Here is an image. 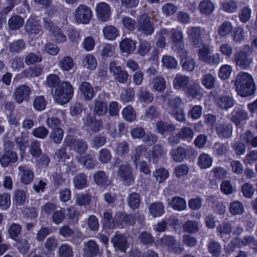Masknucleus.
Returning a JSON list of instances; mask_svg holds the SVG:
<instances>
[{
	"mask_svg": "<svg viewBox=\"0 0 257 257\" xmlns=\"http://www.w3.org/2000/svg\"><path fill=\"white\" fill-rule=\"evenodd\" d=\"M91 200L90 195L87 194H79L76 196L75 203L79 206H86L89 205Z\"/></svg>",
	"mask_w": 257,
	"mask_h": 257,
	"instance_id": "0e129e2a",
	"label": "nucleus"
},
{
	"mask_svg": "<svg viewBox=\"0 0 257 257\" xmlns=\"http://www.w3.org/2000/svg\"><path fill=\"white\" fill-rule=\"evenodd\" d=\"M186 88L188 95L193 98H196L201 94L202 88L199 83H194Z\"/></svg>",
	"mask_w": 257,
	"mask_h": 257,
	"instance_id": "5fc2aeb1",
	"label": "nucleus"
},
{
	"mask_svg": "<svg viewBox=\"0 0 257 257\" xmlns=\"http://www.w3.org/2000/svg\"><path fill=\"white\" fill-rule=\"evenodd\" d=\"M158 242L162 246H167L170 249L176 244L175 238L170 235H166L160 238L158 240Z\"/></svg>",
	"mask_w": 257,
	"mask_h": 257,
	"instance_id": "bf43d9fd",
	"label": "nucleus"
},
{
	"mask_svg": "<svg viewBox=\"0 0 257 257\" xmlns=\"http://www.w3.org/2000/svg\"><path fill=\"white\" fill-rule=\"evenodd\" d=\"M249 116L247 112L242 109H234L232 112V115L230 120L233 122L236 125H239L241 122L248 119Z\"/></svg>",
	"mask_w": 257,
	"mask_h": 257,
	"instance_id": "aec40b11",
	"label": "nucleus"
},
{
	"mask_svg": "<svg viewBox=\"0 0 257 257\" xmlns=\"http://www.w3.org/2000/svg\"><path fill=\"white\" fill-rule=\"evenodd\" d=\"M162 12L166 17L173 16L178 11L177 7L172 3H165L161 8Z\"/></svg>",
	"mask_w": 257,
	"mask_h": 257,
	"instance_id": "49530a36",
	"label": "nucleus"
},
{
	"mask_svg": "<svg viewBox=\"0 0 257 257\" xmlns=\"http://www.w3.org/2000/svg\"><path fill=\"white\" fill-rule=\"evenodd\" d=\"M92 17V12L90 8L86 5H80L75 10L74 18L77 23L87 24Z\"/></svg>",
	"mask_w": 257,
	"mask_h": 257,
	"instance_id": "39448f33",
	"label": "nucleus"
},
{
	"mask_svg": "<svg viewBox=\"0 0 257 257\" xmlns=\"http://www.w3.org/2000/svg\"><path fill=\"white\" fill-rule=\"evenodd\" d=\"M190 82V78L185 75L178 74L176 75L173 82V86L176 89H180L186 87Z\"/></svg>",
	"mask_w": 257,
	"mask_h": 257,
	"instance_id": "b1692460",
	"label": "nucleus"
},
{
	"mask_svg": "<svg viewBox=\"0 0 257 257\" xmlns=\"http://www.w3.org/2000/svg\"><path fill=\"white\" fill-rule=\"evenodd\" d=\"M223 10L229 13H233L236 12L238 9V5L234 0H228L223 2L222 4Z\"/></svg>",
	"mask_w": 257,
	"mask_h": 257,
	"instance_id": "052dcab7",
	"label": "nucleus"
},
{
	"mask_svg": "<svg viewBox=\"0 0 257 257\" xmlns=\"http://www.w3.org/2000/svg\"><path fill=\"white\" fill-rule=\"evenodd\" d=\"M74 94L72 85L67 81H63L56 87L52 95L54 100L61 105L68 103Z\"/></svg>",
	"mask_w": 257,
	"mask_h": 257,
	"instance_id": "f03ea898",
	"label": "nucleus"
},
{
	"mask_svg": "<svg viewBox=\"0 0 257 257\" xmlns=\"http://www.w3.org/2000/svg\"><path fill=\"white\" fill-rule=\"evenodd\" d=\"M184 231L190 233H195L199 230V223L195 220H188L183 225Z\"/></svg>",
	"mask_w": 257,
	"mask_h": 257,
	"instance_id": "79ce46f5",
	"label": "nucleus"
},
{
	"mask_svg": "<svg viewBox=\"0 0 257 257\" xmlns=\"http://www.w3.org/2000/svg\"><path fill=\"white\" fill-rule=\"evenodd\" d=\"M104 225L105 227L112 229L118 224V215H115L112 219V215L108 212L103 213Z\"/></svg>",
	"mask_w": 257,
	"mask_h": 257,
	"instance_id": "cd10ccee",
	"label": "nucleus"
},
{
	"mask_svg": "<svg viewBox=\"0 0 257 257\" xmlns=\"http://www.w3.org/2000/svg\"><path fill=\"white\" fill-rule=\"evenodd\" d=\"M107 105L105 101L101 100H94V110L98 116L104 115L107 111Z\"/></svg>",
	"mask_w": 257,
	"mask_h": 257,
	"instance_id": "72a5a7b5",
	"label": "nucleus"
},
{
	"mask_svg": "<svg viewBox=\"0 0 257 257\" xmlns=\"http://www.w3.org/2000/svg\"><path fill=\"white\" fill-rule=\"evenodd\" d=\"M199 9L201 14L209 15L213 12L214 7L210 0H204L200 3Z\"/></svg>",
	"mask_w": 257,
	"mask_h": 257,
	"instance_id": "7c9ffc66",
	"label": "nucleus"
},
{
	"mask_svg": "<svg viewBox=\"0 0 257 257\" xmlns=\"http://www.w3.org/2000/svg\"><path fill=\"white\" fill-rule=\"evenodd\" d=\"M167 201L170 205L178 211L183 210L187 207L186 201L182 198L175 197L172 199H168Z\"/></svg>",
	"mask_w": 257,
	"mask_h": 257,
	"instance_id": "a878e982",
	"label": "nucleus"
},
{
	"mask_svg": "<svg viewBox=\"0 0 257 257\" xmlns=\"http://www.w3.org/2000/svg\"><path fill=\"white\" fill-rule=\"evenodd\" d=\"M180 139L190 142L194 136V132L192 128L188 127H183L178 134Z\"/></svg>",
	"mask_w": 257,
	"mask_h": 257,
	"instance_id": "09e8293b",
	"label": "nucleus"
},
{
	"mask_svg": "<svg viewBox=\"0 0 257 257\" xmlns=\"http://www.w3.org/2000/svg\"><path fill=\"white\" fill-rule=\"evenodd\" d=\"M157 131L161 135L167 132H173L176 130L174 125L163 121H159L156 124Z\"/></svg>",
	"mask_w": 257,
	"mask_h": 257,
	"instance_id": "bb28decb",
	"label": "nucleus"
},
{
	"mask_svg": "<svg viewBox=\"0 0 257 257\" xmlns=\"http://www.w3.org/2000/svg\"><path fill=\"white\" fill-rule=\"evenodd\" d=\"M137 28L139 32L146 36L151 35L154 32L151 18L147 14H144L141 16L138 21Z\"/></svg>",
	"mask_w": 257,
	"mask_h": 257,
	"instance_id": "6e6552de",
	"label": "nucleus"
},
{
	"mask_svg": "<svg viewBox=\"0 0 257 257\" xmlns=\"http://www.w3.org/2000/svg\"><path fill=\"white\" fill-rule=\"evenodd\" d=\"M189 149L179 146L177 148L172 149L170 152L171 158L176 162L180 163L184 160L189 152Z\"/></svg>",
	"mask_w": 257,
	"mask_h": 257,
	"instance_id": "a211bd4d",
	"label": "nucleus"
},
{
	"mask_svg": "<svg viewBox=\"0 0 257 257\" xmlns=\"http://www.w3.org/2000/svg\"><path fill=\"white\" fill-rule=\"evenodd\" d=\"M169 33L166 29H163L157 32L156 45L160 48H164L166 45V38L169 36Z\"/></svg>",
	"mask_w": 257,
	"mask_h": 257,
	"instance_id": "f704fd0d",
	"label": "nucleus"
},
{
	"mask_svg": "<svg viewBox=\"0 0 257 257\" xmlns=\"http://www.w3.org/2000/svg\"><path fill=\"white\" fill-rule=\"evenodd\" d=\"M55 110L51 109L47 112V118L46 120V123L48 126L53 129L58 128L60 125L61 120L59 118L53 116L52 113H54Z\"/></svg>",
	"mask_w": 257,
	"mask_h": 257,
	"instance_id": "c756f323",
	"label": "nucleus"
},
{
	"mask_svg": "<svg viewBox=\"0 0 257 257\" xmlns=\"http://www.w3.org/2000/svg\"><path fill=\"white\" fill-rule=\"evenodd\" d=\"M25 29L31 35L35 36L41 31V26L38 21L34 17H30L26 22Z\"/></svg>",
	"mask_w": 257,
	"mask_h": 257,
	"instance_id": "4468645a",
	"label": "nucleus"
},
{
	"mask_svg": "<svg viewBox=\"0 0 257 257\" xmlns=\"http://www.w3.org/2000/svg\"><path fill=\"white\" fill-rule=\"evenodd\" d=\"M216 103L220 108L227 110L234 105L235 100L229 95H220L216 99Z\"/></svg>",
	"mask_w": 257,
	"mask_h": 257,
	"instance_id": "f3484780",
	"label": "nucleus"
},
{
	"mask_svg": "<svg viewBox=\"0 0 257 257\" xmlns=\"http://www.w3.org/2000/svg\"><path fill=\"white\" fill-rule=\"evenodd\" d=\"M137 42L130 38L122 39L119 43L120 50L123 53L131 54L136 49Z\"/></svg>",
	"mask_w": 257,
	"mask_h": 257,
	"instance_id": "dca6fc26",
	"label": "nucleus"
},
{
	"mask_svg": "<svg viewBox=\"0 0 257 257\" xmlns=\"http://www.w3.org/2000/svg\"><path fill=\"white\" fill-rule=\"evenodd\" d=\"M252 53V50L250 46L245 45L241 49L236 52L234 55L233 61L236 66L242 69L249 68L253 62V59L250 57Z\"/></svg>",
	"mask_w": 257,
	"mask_h": 257,
	"instance_id": "7ed1b4c3",
	"label": "nucleus"
},
{
	"mask_svg": "<svg viewBox=\"0 0 257 257\" xmlns=\"http://www.w3.org/2000/svg\"><path fill=\"white\" fill-rule=\"evenodd\" d=\"M140 201L139 194L135 192L130 194L127 199L129 206L133 209L138 208L140 206Z\"/></svg>",
	"mask_w": 257,
	"mask_h": 257,
	"instance_id": "864d4df0",
	"label": "nucleus"
},
{
	"mask_svg": "<svg viewBox=\"0 0 257 257\" xmlns=\"http://www.w3.org/2000/svg\"><path fill=\"white\" fill-rule=\"evenodd\" d=\"M42 60L41 55L39 53L30 52L25 58V63L27 65H34L37 63L41 62Z\"/></svg>",
	"mask_w": 257,
	"mask_h": 257,
	"instance_id": "de8ad7c7",
	"label": "nucleus"
},
{
	"mask_svg": "<svg viewBox=\"0 0 257 257\" xmlns=\"http://www.w3.org/2000/svg\"><path fill=\"white\" fill-rule=\"evenodd\" d=\"M87 177L83 173L76 175L73 178V183L77 189H82L87 186Z\"/></svg>",
	"mask_w": 257,
	"mask_h": 257,
	"instance_id": "a19ab883",
	"label": "nucleus"
},
{
	"mask_svg": "<svg viewBox=\"0 0 257 257\" xmlns=\"http://www.w3.org/2000/svg\"><path fill=\"white\" fill-rule=\"evenodd\" d=\"M63 130L61 128L53 129L50 133V138L56 144H60L63 137Z\"/></svg>",
	"mask_w": 257,
	"mask_h": 257,
	"instance_id": "e2e57ef3",
	"label": "nucleus"
},
{
	"mask_svg": "<svg viewBox=\"0 0 257 257\" xmlns=\"http://www.w3.org/2000/svg\"><path fill=\"white\" fill-rule=\"evenodd\" d=\"M83 248L84 257H94L99 252L98 245L94 241L90 240L84 243Z\"/></svg>",
	"mask_w": 257,
	"mask_h": 257,
	"instance_id": "f8f14e48",
	"label": "nucleus"
},
{
	"mask_svg": "<svg viewBox=\"0 0 257 257\" xmlns=\"http://www.w3.org/2000/svg\"><path fill=\"white\" fill-rule=\"evenodd\" d=\"M59 257H73L72 247L68 244H62L58 249Z\"/></svg>",
	"mask_w": 257,
	"mask_h": 257,
	"instance_id": "774afa93",
	"label": "nucleus"
},
{
	"mask_svg": "<svg viewBox=\"0 0 257 257\" xmlns=\"http://www.w3.org/2000/svg\"><path fill=\"white\" fill-rule=\"evenodd\" d=\"M74 62L72 57L65 56L63 57L58 62L59 67L63 71H68L71 70L74 66Z\"/></svg>",
	"mask_w": 257,
	"mask_h": 257,
	"instance_id": "473e14b6",
	"label": "nucleus"
},
{
	"mask_svg": "<svg viewBox=\"0 0 257 257\" xmlns=\"http://www.w3.org/2000/svg\"><path fill=\"white\" fill-rule=\"evenodd\" d=\"M205 32V30L200 27H188L186 34L190 44L195 48L200 47L202 44L201 36Z\"/></svg>",
	"mask_w": 257,
	"mask_h": 257,
	"instance_id": "20e7f679",
	"label": "nucleus"
},
{
	"mask_svg": "<svg viewBox=\"0 0 257 257\" xmlns=\"http://www.w3.org/2000/svg\"><path fill=\"white\" fill-rule=\"evenodd\" d=\"M19 176L22 182L25 184H30L34 179L33 172L25 166H21L19 167Z\"/></svg>",
	"mask_w": 257,
	"mask_h": 257,
	"instance_id": "412c9836",
	"label": "nucleus"
},
{
	"mask_svg": "<svg viewBox=\"0 0 257 257\" xmlns=\"http://www.w3.org/2000/svg\"><path fill=\"white\" fill-rule=\"evenodd\" d=\"M95 182L99 185H105L108 183V178L103 171H97L93 176Z\"/></svg>",
	"mask_w": 257,
	"mask_h": 257,
	"instance_id": "3c124183",
	"label": "nucleus"
},
{
	"mask_svg": "<svg viewBox=\"0 0 257 257\" xmlns=\"http://www.w3.org/2000/svg\"><path fill=\"white\" fill-rule=\"evenodd\" d=\"M161 62L162 66L167 69H176L178 66V62L176 59L170 55L163 56Z\"/></svg>",
	"mask_w": 257,
	"mask_h": 257,
	"instance_id": "c9c22d12",
	"label": "nucleus"
},
{
	"mask_svg": "<svg viewBox=\"0 0 257 257\" xmlns=\"http://www.w3.org/2000/svg\"><path fill=\"white\" fill-rule=\"evenodd\" d=\"M83 64L87 69L94 70L97 66V61L93 55L87 54L83 59Z\"/></svg>",
	"mask_w": 257,
	"mask_h": 257,
	"instance_id": "8fccbe9b",
	"label": "nucleus"
},
{
	"mask_svg": "<svg viewBox=\"0 0 257 257\" xmlns=\"http://www.w3.org/2000/svg\"><path fill=\"white\" fill-rule=\"evenodd\" d=\"M118 175L123 179L124 184L126 185H130L134 182V179L132 174L131 168L127 164H122L119 166Z\"/></svg>",
	"mask_w": 257,
	"mask_h": 257,
	"instance_id": "9b49d317",
	"label": "nucleus"
},
{
	"mask_svg": "<svg viewBox=\"0 0 257 257\" xmlns=\"http://www.w3.org/2000/svg\"><path fill=\"white\" fill-rule=\"evenodd\" d=\"M152 89L158 91L163 92L166 87V82L164 78L157 76L154 78L152 82Z\"/></svg>",
	"mask_w": 257,
	"mask_h": 257,
	"instance_id": "2f4dec72",
	"label": "nucleus"
},
{
	"mask_svg": "<svg viewBox=\"0 0 257 257\" xmlns=\"http://www.w3.org/2000/svg\"><path fill=\"white\" fill-rule=\"evenodd\" d=\"M140 101L145 103H149L154 99V95L145 88L141 87L138 93Z\"/></svg>",
	"mask_w": 257,
	"mask_h": 257,
	"instance_id": "ea45409f",
	"label": "nucleus"
},
{
	"mask_svg": "<svg viewBox=\"0 0 257 257\" xmlns=\"http://www.w3.org/2000/svg\"><path fill=\"white\" fill-rule=\"evenodd\" d=\"M64 143L79 154H83L87 150V145L82 140H78L76 137L68 135Z\"/></svg>",
	"mask_w": 257,
	"mask_h": 257,
	"instance_id": "0eeeda50",
	"label": "nucleus"
},
{
	"mask_svg": "<svg viewBox=\"0 0 257 257\" xmlns=\"http://www.w3.org/2000/svg\"><path fill=\"white\" fill-rule=\"evenodd\" d=\"M229 211L232 215L242 214L244 211L243 205L238 201H235L230 204Z\"/></svg>",
	"mask_w": 257,
	"mask_h": 257,
	"instance_id": "4d7b16f0",
	"label": "nucleus"
},
{
	"mask_svg": "<svg viewBox=\"0 0 257 257\" xmlns=\"http://www.w3.org/2000/svg\"><path fill=\"white\" fill-rule=\"evenodd\" d=\"M116 154L120 157L124 156L129 152V144L124 141L118 142L114 149Z\"/></svg>",
	"mask_w": 257,
	"mask_h": 257,
	"instance_id": "58836bf2",
	"label": "nucleus"
},
{
	"mask_svg": "<svg viewBox=\"0 0 257 257\" xmlns=\"http://www.w3.org/2000/svg\"><path fill=\"white\" fill-rule=\"evenodd\" d=\"M103 34L105 39L112 41L115 40L118 36V31L115 27L109 25L103 28Z\"/></svg>",
	"mask_w": 257,
	"mask_h": 257,
	"instance_id": "c85d7f7f",
	"label": "nucleus"
},
{
	"mask_svg": "<svg viewBox=\"0 0 257 257\" xmlns=\"http://www.w3.org/2000/svg\"><path fill=\"white\" fill-rule=\"evenodd\" d=\"M237 93L243 97L250 96L255 91L253 79L248 73L241 72L238 73L234 81Z\"/></svg>",
	"mask_w": 257,
	"mask_h": 257,
	"instance_id": "f257e3e1",
	"label": "nucleus"
},
{
	"mask_svg": "<svg viewBox=\"0 0 257 257\" xmlns=\"http://www.w3.org/2000/svg\"><path fill=\"white\" fill-rule=\"evenodd\" d=\"M26 44L23 40H18L12 42L9 46L10 51L13 53H19L25 49Z\"/></svg>",
	"mask_w": 257,
	"mask_h": 257,
	"instance_id": "a18cd8bd",
	"label": "nucleus"
},
{
	"mask_svg": "<svg viewBox=\"0 0 257 257\" xmlns=\"http://www.w3.org/2000/svg\"><path fill=\"white\" fill-rule=\"evenodd\" d=\"M217 78L215 74L206 73L203 75L201 83L203 86L208 89H211L215 87Z\"/></svg>",
	"mask_w": 257,
	"mask_h": 257,
	"instance_id": "4be33fe9",
	"label": "nucleus"
},
{
	"mask_svg": "<svg viewBox=\"0 0 257 257\" xmlns=\"http://www.w3.org/2000/svg\"><path fill=\"white\" fill-rule=\"evenodd\" d=\"M95 11L98 19L103 22L107 21L111 15L110 7L104 2L98 3L95 7Z\"/></svg>",
	"mask_w": 257,
	"mask_h": 257,
	"instance_id": "9d476101",
	"label": "nucleus"
},
{
	"mask_svg": "<svg viewBox=\"0 0 257 257\" xmlns=\"http://www.w3.org/2000/svg\"><path fill=\"white\" fill-rule=\"evenodd\" d=\"M22 226L17 223H13L8 229L9 234L11 238L17 240L19 235L21 234Z\"/></svg>",
	"mask_w": 257,
	"mask_h": 257,
	"instance_id": "603ef678",
	"label": "nucleus"
},
{
	"mask_svg": "<svg viewBox=\"0 0 257 257\" xmlns=\"http://www.w3.org/2000/svg\"><path fill=\"white\" fill-rule=\"evenodd\" d=\"M172 40L173 43L172 49L179 53L182 56L187 55V52L184 49L183 33L180 29H173L172 34Z\"/></svg>",
	"mask_w": 257,
	"mask_h": 257,
	"instance_id": "423d86ee",
	"label": "nucleus"
},
{
	"mask_svg": "<svg viewBox=\"0 0 257 257\" xmlns=\"http://www.w3.org/2000/svg\"><path fill=\"white\" fill-rule=\"evenodd\" d=\"M65 218L64 209L56 210L52 216V220L55 224L58 225L63 222Z\"/></svg>",
	"mask_w": 257,
	"mask_h": 257,
	"instance_id": "69168bd1",
	"label": "nucleus"
},
{
	"mask_svg": "<svg viewBox=\"0 0 257 257\" xmlns=\"http://www.w3.org/2000/svg\"><path fill=\"white\" fill-rule=\"evenodd\" d=\"M79 90L86 100H91L94 96L95 92L93 88L89 82H83L79 86Z\"/></svg>",
	"mask_w": 257,
	"mask_h": 257,
	"instance_id": "6ab92c4d",
	"label": "nucleus"
},
{
	"mask_svg": "<svg viewBox=\"0 0 257 257\" xmlns=\"http://www.w3.org/2000/svg\"><path fill=\"white\" fill-rule=\"evenodd\" d=\"M30 93V88L27 85H22L16 88L13 97L15 100L20 104L24 100H28Z\"/></svg>",
	"mask_w": 257,
	"mask_h": 257,
	"instance_id": "1a4fd4ad",
	"label": "nucleus"
},
{
	"mask_svg": "<svg viewBox=\"0 0 257 257\" xmlns=\"http://www.w3.org/2000/svg\"><path fill=\"white\" fill-rule=\"evenodd\" d=\"M216 131L219 137L228 138L232 134V126L229 122L219 123L216 127Z\"/></svg>",
	"mask_w": 257,
	"mask_h": 257,
	"instance_id": "393cba45",
	"label": "nucleus"
},
{
	"mask_svg": "<svg viewBox=\"0 0 257 257\" xmlns=\"http://www.w3.org/2000/svg\"><path fill=\"white\" fill-rule=\"evenodd\" d=\"M209 252L214 256H218L221 252V244L214 240H211L208 244Z\"/></svg>",
	"mask_w": 257,
	"mask_h": 257,
	"instance_id": "c03bdc74",
	"label": "nucleus"
},
{
	"mask_svg": "<svg viewBox=\"0 0 257 257\" xmlns=\"http://www.w3.org/2000/svg\"><path fill=\"white\" fill-rule=\"evenodd\" d=\"M150 213L154 217L160 216L164 213V206L160 202H155L149 206Z\"/></svg>",
	"mask_w": 257,
	"mask_h": 257,
	"instance_id": "e433bc0d",
	"label": "nucleus"
},
{
	"mask_svg": "<svg viewBox=\"0 0 257 257\" xmlns=\"http://www.w3.org/2000/svg\"><path fill=\"white\" fill-rule=\"evenodd\" d=\"M114 247L124 252L128 247L127 238L122 234H116L111 240Z\"/></svg>",
	"mask_w": 257,
	"mask_h": 257,
	"instance_id": "2eb2a0df",
	"label": "nucleus"
},
{
	"mask_svg": "<svg viewBox=\"0 0 257 257\" xmlns=\"http://www.w3.org/2000/svg\"><path fill=\"white\" fill-rule=\"evenodd\" d=\"M18 159L16 153L11 150H5L0 154V163L3 167H7L10 163H15Z\"/></svg>",
	"mask_w": 257,
	"mask_h": 257,
	"instance_id": "ddd939ff",
	"label": "nucleus"
},
{
	"mask_svg": "<svg viewBox=\"0 0 257 257\" xmlns=\"http://www.w3.org/2000/svg\"><path fill=\"white\" fill-rule=\"evenodd\" d=\"M47 101L43 96L36 97L33 101V107L37 111H42L46 108Z\"/></svg>",
	"mask_w": 257,
	"mask_h": 257,
	"instance_id": "6e6d98bb",
	"label": "nucleus"
},
{
	"mask_svg": "<svg viewBox=\"0 0 257 257\" xmlns=\"http://www.w3.org/2000/svg\"><path fill=\"white\" fill-rule=\"evenodd\" d=\"M122 113L123 118L128 121L132 122L136 119V113L133 108L130 105L122 110Z\"/></svg>",
	"mask_w": 257,
	"mask_h": 257,
	"instance_id": "338daca9",
	"label": "nucleus"
},
{
	"mask_svg": "<svg viewBox=\"0 0 257 257\" xmlns=\"http://www.w3.org/2000/svg\"><path fill=\"white\" fill-rule=\"evenodd\" d=\"M16 143L21 150H25L29 144L28 133L22 132L21 135L16 138Z\"/></svg>",
	"mask_w": 257,
	"mask_h": 257,
	"instance_id": "37998d69",
	"label": "nucleus"
},
{
	"mask_svg": "<svg viewBox=\"0 0 257 257\" xmlns=\"http://www.w3.org/2000/svg\"><path fill=\"white\" fill-rule=\"evenodd\" d=\"M232 71V68L230 65L224 64L222 65L218 72V77L222 80L228 78Z\"/></svg>",
	"mask_w": 257,
	"mask_h": 257,
	"instance_id": "13d9d810",
	"label": "nucleus"
},
{
	"mask_svg": "<svg viewBox=\"0 0 257 257\" xmlns=\"http://www.w3.org/2000/svg\"><path fill=\"white\" fill-rule=\"evenodd\" d=\"M212 163V158L204 153L201 154L197 159L198 166L201 169H206L211 167Z\"/></svg>",
	"mask_w": 257,
	"mask_h": 257,
	"instance_id": "5701e85b",
	"label": "nucleus"
},
{
	"mask_svg": "<svg viewBox=\"0 0 257 257\" xmlns=\"http://www.w3.org/2000/svg\"><path fill=\"white\" fill-rule=\"evenodd\" d=\"M115 53L114 46L110 44H104L101 50L100 55L103 58L112 57Z\"/></svg>",
	"mask_w": 257,
	"mask_h": 257,
	"instance_id": "680f3d73",
	"label": "nucleus"
},
{
	"mask_svg": "<svg viewBox=\"0 0 257 257\" xmlns=\"http://www.w3.org/2000/svg\"><path fill=\"white\" fill-rule=\"evenodd\" d=\"M24 24V20L19 15L12 16L8 21L10 28L14 30H17L21 28Z\"/></svg>",
	"mask_w": 257,
	"mask_h": 257,
	"instance_id": "4c0bfd02",
	"label": "nucleus"
}]
</instances>
